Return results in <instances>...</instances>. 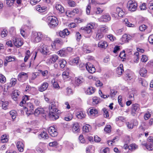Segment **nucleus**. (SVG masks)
Here are the masks:
<instances>
[{
	"label": "nucleus",
	"mask_w": 153,
	"mask_h": 153,
	"mask_svg": "<svg viewBox=\"0 0 153 153\" xmlns=\"http://www.w3.org/2000/svg\"><path fill=\"white\" fill-rule=\"evenodd\" d=\"M49 108L50 110L49 114V118L52 120H56L58 119L59 117L58 115L59 112H58L59 110L56 108L55 102H51Z\"/></svg>",
	"instance_id": "nucleus-1"
},
{
	"label": "nucleus",
	"mask_w": 153,
	"mask_h": 153,
	"mask_svg": "<svg viewBox=\"0 0 153 153\" xmlns=\"http://www.w3.org/2000/svg\"><path fill=\"white\" fill-rule=\"evenodd\" d=\"M47 19L48 25L51 28H54L57 27L58 25V20L55 17L49 16L47 18Z\"/></svg>",
	"instance_id": "nucleus-2"
},
{
	"label": "nucleus",
	"mask_w": 153,
	"mask_h": 153,
	"mask_svg": "<svg viewBox=\"0 0 153 153\" xmlns=\"http://www.w3.org/2000/svg\"><path fill=\"white\" fill-rule=\"evenodd\" d=\"M42 37V34L41 33L33 32L32 33L31 40L34 43H37L40 41Z\"/></svg>",
	"instance_id": "nucleus-3"
},
{
	"label": "nucleus",
	"mask_w": 153,
	"mask_h": 153,
	"mask_svg": "<svg viewBox=\"0 0 153 153\" xmlns=\"http://www.w3.org/2000/svg\"><path fill=\"white\" fill-rule=\"evenodd\" d=\"M95 25L94 23H90L88 24L86 27H82L81 29L83 30L85 33L91 34L92 32V29L94 28Z\"/></svg>",
	"instance_id": "nucleus-4"
},
{
	"label": "nucleus",
	"mask_w": 153,
	"mask_h": 153,
	"mask_svg": "<svg viewBox=\"0 0 153 153\" xmlns=\"http://www.w3.org/2000/svg\"><path fill=\"white\" fill-rule=\"evenodd\" d=\"M137 4L135 1L130 0L127 3V7L129 10L131 11H134L137 9Z\"/></svg>",
	"instance_id": "nucleus-5"
},
{
	"label": "nucleus",
	"mask_w": 153,
	"mask_h": 153,
	"mask_svg": "<svg viewBox=\"0 0 153 153\" xmlns=\"http://www.w3.org/2000/svg\"><path fill=\"white\" fill-rule=\"evenodd\" d=\"M139 109L140 108L138 104H135L133 105L131 108V114L133 116H135V115L138 112Z\"/></svg>",
	"instance_id": "nucleus-6"
},
{
	"label": "nucleus",
	"mask_w": 153,
	"mask_h": 153,
	"mask_svg": "<svg viewBox=\"0 0 153 153\" xmlns=\"http://www.w3.org/2000/svg\"><path fill=\"white\" fill-rule=\"evenodd\" d=\"M48 46L42 43L41 44L39 50L43 54L46 55L48 52L49 50Z\"/></svg>",
	"instance_id": "nucleus-7"
},
{
	"label": "nucleus",
	"mask_w": 153,
	"mask_h": 153,
	"mask_svg": "<svg viewBox=\"0 0 153 153\" xmlns=\"http://www.w3.org/2000/svg\"><path fill=\"white\" fill-rule=\"evenodd\" d=\"M111 19L110 15L108 14H105L102 16L98 19L99 21L100 22H108Z\"/></svg>",
	"instance_id": "nucleus-8"
},
{
	"label": "nucleus",
	"mask_w": 153,
	"mask_h": 153,
	"mask_svg": "<svg viewBox=\"0 0 153 153\" xmlns=\"http://www.w3.org/2000/svg\"><path fill=\"white\" fill-rule=\"evenodd\" d=\"M48 130L49 134L52 137L56 136L58 134L57 130L53 127H49L48 128Z\"/></svg>",
	"instance_id": "nucleus-9"
},
{
	"label": "nucleus",
	"mask_w": 153,
	"mask_h": 153,
	"mask_svg": "<svg viewBox=\"0 0 153 153\" xmlns=\"http://www.w3.org/2000/svg\"><path fill=\"white\" fill-rule=\"evenodd\" d=\"M13 41L15 46L17 47H20L23 44V42L19 38H14Z\"/></svg>",
	"instance_id": "nucleus-10"
},
{
	"label": "nucleus",
	"mask_w": 153,
	"mask_h": 153,
	"mask_svg": "<svg viewBox=\"0 0 153 153\" xmlns=\"http://www.w3.org/2000/svg\"><path fill=\"white\" fill-rule=\"evenodd\" d=\"M85 67L87 70L91 73H93L95 72L96 71V69L95 67L90 63H88V64L86 65Z\"/></svg>",
	"instance_id": "nucleus-11"
},
{
	"label": "nucleus",
	"mask_w": 153,
	"mask_h": 153,
	"mask_svg": "<svg viewBox=\"0 0 153 153\" xmlns=\"http://www.w3.org/2000/svg\"><path fill=\"white\" fill-rule=\"evenodd\" d=\"M108 45L107 42L104 41L100 42L98 44V47L101 48L105 49L107 47Z\"/></svg>",
	"instance_id": "nucleus-12"
},
{
	"label": "nucleus",
	"mask_w": 153,
	"mask_h": 153,
	"mask_svg": "<svg viewBox=\"0 0 153 153\" xmlns=\"http://www.w3.org/2000/svg\"><path fill=\"white\" fill-rule=\"evenodd\" d=\"M28 76L27 74L25 73L22 72L19 74L18 76V79L19 81H21L22 79H27Z\"/></svg>",
	"instance_id": "nucleus-13"
},
{
	"label": "nucleus",
	"mask_w": 153,
	"mask_h": 153,
	"mask_svg": "<svg viewBox=\"0 0 153 153\" xmlns=\"http://www.w3.org/2000/svg\"><path fill=\"white\" fill-rule=\"evenodd\" d=\"M76 116L78 119H82L85 117V112L79 111L76 113Z\"/></svg>",
	"instance_id": "nucleus-14"
},
{
	"label": "nucleus",
	"mask_w": 153,
	"mask_h": 153,
	"mask_svg": "<svg viewBox=\"0 0 153 153\" xmlns=\"http://www.w3.org/2000/svg\"><path fill=\"white\" fill-rule=\"evenodd\" d=\"M16 146L18 150L20 152H22L24 150V145L22 142L19 141L16 144Z\"/></svg>",
	"instance_id": "nucleus-15"
},
{
	"label": "nucleus",
	"mask_w": 153,
	"mask_h": 153,
	"mask_svg": "<svg viewBox=\"0 0 153 153\" xmlns=\"http://www.w3.org/2000/svg\"><path fill=\"white\" fill-rule=\"evenodd\" d=\"M59 35L61 37L64 38L65 36H67L69 34V32L67 29H65L59 32Z\"/></svg>",
	"instance_id": "nucleus-16"
},
{
	"label": "nucleus",
	"mask_w": 153,
	"mask_h": 153,
	"mask_svg": "<svg viewBox=\"0 0 153 153\" xmlns=\"http://www.w3.org/2000/svg\"><path fill=\"white\" fill-rule=\"evenodd\" d=\"M131 36L129 34H124L123 36L122 40L124 42H128L131 39Z\"/></svg>",
	"instance_id": "nucleus-17"
},
{
	"label": "nucleus",
	"mask_w": 153,
	"mask_h": 153,
	"mask_svg": "<svg viewBox=\"0 0 153 153\" xmlns=\"http://www.w3.org/2000/svg\"><path fill=\"white\" fill-rule=\"evenodd\" d=\"M44 111L43 108H37L35 111L34 114L35 116H37L39 115L44 114Z\"/></svg>",
	"instance_id": "nucleus-18"
},
{
	"label": "nucleus",
	"mask_w": 153,
	"mask_h": 153,
	"mask_svg": "<svg viewBox=\"0 0 153 153\" xmlns=\"http://www.w3.org/2000/svg\"><path fill=\"white\" fill-rule=\"evenodd\" d=\"M84 81L83 79L81 77H76L75 80V83L76 85H79Z\"/></svg>",
	"instance_id": "nucleus-19"
},
{
	"label": "nucleus",
	"mask_w": 153,
	"mask_h": 153,
	"mask_svg": "<svg viewBox=\"0 0 153 153\" xmlns=\"http://www.w3.org/2000/svg\"><path fill=\"white\" fill-rule=\"evenodd\" d=\"M48 84L46 82L43 83L39 87V90L40 91L42 92L46 90L48 86Z\"/></svg>",
	"instance_id": "nucleus-20"
},
{
	"label": "nucleus",
	"mask_w": 153,
	"mask_h": 153,
	"mask_svg": "<svg viewBox=\"0 0 153 153\" xmlns=\"http://www.w3.org/2000/svg\"><path fill=\"white\" fill-rule=\"evenodd\" d=\"M56 8L59 11V12L61 13H64L65 11L64 8L60 4H56Z\"/></svg>",
	"instance_id": "nucleus-21"
},
{
	"label": "nucleus",
	"mask_w": 153,
	"mask_h": 153,
	"mask_svg": "<svg viewBox=\"0 0 153 153\" xmlns=\"http://www.w3.org/2000/svg\"><path fill=\"white\" fill-rule=\"evenodd\" d=\"M97 110L94 108L90 109L89 113L90 115L92 117H95L98 114Z\"/></svg>",
	"instance_id": "nucleus-22"
},
{
	"label": "nucleus",
	"mask_w": 153,
	"mask_h": 153,
	"mask_svg": "<svg viewBox=\"0 0 153 153\" xmlns=\"http://www.w3.org/2000/svg\"><path fill=\"white\" fill-rule=\"evenodd\" d=\"M98 30L102 33H105L107 32L108 30V28L105 26H102Z\"/></svg>",
	"instance_id": "nucleus-23"
},
{
	"label": "nucleus",
	"mask_w": 153,
	"mask_h": 153,
	"mask_svg": "<svg viewBox=\"0 0 153 153\" xmlns=\"http://www.w3.org/2000/svg\"><path fill=\"white\" fill-rule=\"evenodd\" d=\"M20 92L18 90H14L13 93L12 97L14 100H16L18 96L19 95Z\"/></svg>",
	"instance_id": "nucleus-24"
},
{
	"label": "nucleus",
	"mask_w": 153,
	"mask_h": 153,
	"mask_svg": "<svg viewBox=\"0 0 153 153\" xmlns=\"http://www.w3.org/2000/svg\"><path fill=\"white\" fill-rule=\"evenodd\" d=\"M116 12L117 13L118 16L123 17L124 15V13L123 10L119 7H117L116 8Z\"/></svg>",
	"instance_id": "nucleus-25"
},
{
	"label": "nucleus",
	"mask_w": 153,
	"mask_h": 153,
	"mask_svg": "<svg viewBox=\"0 0 153 153\" xmlns=\"http://www.w3.org/2000/svg\"><path fill=\"white\" fill-rule=\"evenodd\" d=\"M123 65L120 64V66L117 68V72L118 74L121 75L123 72Z\"/></svg>",
	"instance_id": "nucleus-26"
},
{
	"label": "nucleus",
	"mask_w": 153,
	"mask_h": 153,
	"mask_svg": "<svg viewBox=\"0 0 153 153\" xmlns=\"http://www.w3.org/2000/svg\"><path fill=\"white\" fill-rule=\"evenodd\" d=\"M37 10L40 12H43L45 11L46 7L44 6L41 7L40 5H38L37 6L36 8Z\"/></svg>",
	"instance_id": "nucleus-27"
},
{
	"label": "nucleus",
	"mask_w": 153,
	"mask_h": 153,
	"mask_svg": "<svg viewBox=\"0 0 153 153\" xmlns=\"http://www.w3.org/2000/svg\"><path fill=\"white\" fill-rule=\"evenodd\" d=\"M147 72V71L145 68H142L140 70V74L141 76L145 77L146 75Z\"/></svg>",
	"instance_id": "nucleus-28"
},
{
	"label": "nucleus",
	"mask_w": 153,
	"mask_h": 153,
	"mask_svg": "<svg viewBox=\"0 0 153 153\" xmlns=\"http://www.w3.org/2000/svg\"><path fill=\"white\" fill-rule=\"evenodd\" d=\"M59 63L60 65V68H63L65 67L67 62L64 59H62L59 61Z\"/></svg>",
	"instance_id": "nucleus-29"
},
{
	"label": "nucleus",
	"mask_w": 153,
	"mask_h": 153,
	"mask_svg": "<svg viewBox=\"0 0 153 153\" xmlns=\"http://www.w3.org/2000/svg\"><path fill=\"white\" fill-rule=\"evenodd\" d=\"M95 91V88L92 87H89L87 90V94L89 95H91L94 93Z\"/></svg>",
	"instance_id": "nucleus-30"
},
{
	"label": "nucleus",
	"mask_w": 153,
	"mask_h": 153,
	"mask_svg": "<svg viewBox=\"0 0 153 153\" xmlns=\"http://www.w3.org/2000/svg\"><path fill=\"white\" fill-rule=\"evenodd\" d=\"M58 56L56 55H53L51 56L49 61L51 62L54 63L58 59Z\"/></svg>",
	"instance_id": "nucleus-31"
},
{
	"label": "nucleus",
	"mask_w": 153,
	"mask_h": 153,
	"mask_svg": "<svg viewBox=\"0 0 153 153\" xmlns=\"http://www.w3.org/2000/svg\"><path fill=\"white\" fill-rule=\"evenodd\" d=\"M72 130L74 131L78 132L79 130V126L78 123H76L74 124Z\"/></svg>",
	"instance_id": "nucleus-32"
},
{
	"label": "nucleus",
	"mask_w": 153,
	"mask_h": 153,
	"mask_svg": "<svg viewBox=\"0 0 153 153\" xmlns=\"http://www.w3.org/2000/svg\"><path fill=\"white\" fill-rule=\"evenodd\" d=\"M57 53L59 55L61 56H65L67 55L66 51L64 50H61L58 51Z\"/></svg>",
	"instance_id": "nucleus-33"
},
{
	"label": "nucleus",
	"mask_w": 153,
	"mask_h": 153,
	"mask_svg": "<svg viewBox=\"0 0 153 153\" xmlns=\"http://www.w3.org/2000/svg\"><path fill=\"white\" fill-rule=\"evenodd\" d=\"M129 150L134 151L138 148V146L135 143H132L129 146Z\"/></svg>",
	"instance_id": "nucleus-34"
},
{
	"label": "nucleus",
	"mask_w": 153,
	"mask_h": 153,
	"mask_svg": "<svg viewBox=\"0 0 153 153\" xmlns=\"http://www.w3.org/2000/svg\"><path fill=\"white\" fill-rule=\"evenodd\" d=\"M104 37L103 34L98 30V31L96 34V39L97 40H99L102 39Z\"/></svg>",
	"instance_id": "nucleus-35"
},
{
	"label": "nucleus",
	"mask_w": 153,
	"mask_h": 153,
	"mask_svg": "<svg viewBox=\"0 0 153 153\" xmlns=\"http://www.w3.org/2000/svg\"><path fill=\"white\" fill-rule=\"evenodd\" d=\"M79 57H77L73 59L70 61V62H71L73 65H77L79 62Z\"/></svg>",
	"instance_id": "nucleus-36"
},
{
	"label": "nucleus",
	"mask_w": 153,
	"mask_h": 153,
	"mask_svg": "<svg viewBox=\"0 0 153 153\" xmlns=\"http://www.w3.org/2000/svg\"><path fill=\"white\" fill-rule=\"evenodd\" d=\"M91 127L89 125H86L83 127V130L85 132H88L91 130Z\"/></svg>",
	"instance_id": "nucleus-37"
},
{
	"label": "nucleus",
	"mask_w": 153,
	"mask_h": 153,
	"mask_svg": "<svg viewBox=\"0 0 153 153\" xmlns=\"http://www.w3.org/2000/svg\"><path fill=\"white\" fill-rule=\"evenodd\" d=\"M10 114L13 120H14L16 117V112L14 110L10 111Z\"/></svg>",
	"instance_id": "nucleus-38"
},
{
	"label": "nucleus",
	"mask_w": 153,
	"mask_h": 153,
	"mask_svg": "<svg viewBox=\"0 0 153 153\" xmlns=\"http://www.w3.org/2000/svg\"><path fill=\"white\" fill-rule=\"evenodd\" d=\"M51 82L54 88L57 89H59V86L58 83L55 81V80L54 79H53Z\"/></svg>",
	"instance_id": "nucleus-39"
},
{
	"label": "nucleus",
	"mask_w": 153,
	"mask_h": 153,
	"mask_svg": "<svg viewBox=\"0 0 153 153\" xmlns=\"http://www.w3.org/2000/svg\"><path fill=\"white\" fill-rule=\"evenodd\" d=\"M1 103L2 108L4 110L7 109V106L8 104V102L7 101L4 102L2 101L1 102Z\"/></svg>",
	"instance_id": "nucleus-40"
},
{
	"label": "nucleus",
	"mask_w": 153,
	"mask_h": 153,
	"mask_svg": "<svg viewBox=\"0 0 153 153\" xmlns=\"http://www.w3.org/2000/svg\"><path fill=\"white\" fill-rule=\"evenodd\" d=\"M39 136L44 139H48V134L45 131L42 132Z\"/></svg>",
	"instance_id": "nucleus-41"
},
{
	"label": "nucleus",
	"mask_w": 153,
	"mask_h": 153,
	"mask_svg": "<svg viewBox=\"0 0 153 153\" xmlns=\"http://www.w3.org/2000/svg\"><path fill=\"white\" fill-rule=\"evenodd\" d=\"M139 53L138 52H137L134 53V62L136 63L138 62L139 59Z\"/></svg>",
	"instance_id": "nucleus-42"
},
{
	"label": "nucleus",
	"mask_w": 153,
	"mask_h": 153,
	"mask_svg": "<svg viewBox=\"0 0 153 153\" xmlns=\"http://www.w3.org/2000/svg\"><path fill=\"white\" fill-rule=\"evenodd\" d=\"M5 60L7 62L13 61L15 60L14 57L11 56H6L5 58Z\"/></svg>",
	"instance_id": "nucleus-43"
},
{
	"label": "nucleus",
	"mask_w": 153,
	"mask_h": 153,
	"mask_svg": "<svg viewBox=\"0 0 153 153\" xmlns=\"http://www.w3.org/2000/svg\"><path fill=\"white\" fill-rule=\"evenodd\" d=\"M100 99L96 97H94L93 98V104H96L99 103Z\"/></svg>",
	"instance_id": "nucleus-44"
},
{
	"label": "nucleus",
	"mask_w": 153,
	"mask_h": 153,
	"mask_svg": "<svg viewBox=\"0 0 153 153\" xmlns=\"http://www.w3.org/2000/svg\"><path fill=\"white\" fill-rule=\"evenodd\" d=\"M6 78L4 76L1 74H0V82L4 83L6 82Z\"/></svg>",
	"instance_id": "nucleus-45"
},
{
	"label": "nucleus",
	"mask_w": 153,
	"mask_h": 153,
	"mask_svg": "<svg viewBox=\"0 0 153 153\" xmlns=\"http://www.w3.org/2000/svg\"><path fill=\"white\" fill-rule=\"evenodd\" d=\"M6 3L9 7L12 6L14 2V0H6Z\"/></svg>",
	"instance_id": "nucleus-46"
},
{
	"label": "nucleus",
	"mask_w": 153,
	"mask_h": 153,
	"mask_svg": "<svg viewBox=\"0 0 153 153\" xmlns=\"http://www.w3.org/2000/svg\"><path fill=\"white\" fill-rule=\"evenodd\" d=\"M33 106L32 103H28L27 107L25 108V109L26 108L27 111L28 110H32L33 109Z\"/></svg>",
	"instance_id": "nucleus-47"
},
{
	"label": "nucleus",
	"mask_w": 153,
	"mask_h": 153,
	"mask_svg": "<svg viewBox=\"0 0 153 153\" xmlns=\"http://www.w3.org/2000/svg\"><path fill=\"white\" fill-rule=\"evenodd\" d=\"M39 71L41 74L43 76H46L48 74V71L47 70L43 71L41 70H39Z\"/></svg>",
	"instance_id": "nucleus-48"
},
{
	"label": "nucleus",
	"mask_w": 153,
	"mask_h": 153,
	"mask_svg": "<svg viewBox=\"0 0 153 153\" xmlns=\"http://www.w3.org/2000/svg\"><path fill=\"white\" fill-rule=\"evenodd\" d=\"M7 31L6 29H4L1 32V36L2 37H4L6 36L7 35Z\"/></svg>",
	"instance_id": "nucleus-49"
},
{
	"label": "nucleus",
	"mask_w": 153,
	"mask_h": 153,
	"mask_svg": "<svg viewBox=\"0 0 153 153\" xmlns=\"http://www.w3.org/2000/svg\"><path fill=\"white\" fill-rule=\"evenodd\" d=\"M102 111L104 113L103 114L104 117L106 118L108 117L109 116V114L107 110L105 108H103Z\"/></svg>",
	"instance_id": "nucleus-50"
},
{
	"label": "nucleus",
	"mask_w": 153,
	"mask_h": 153,
	"mask_svg": "<svg viewBox=\"0 0 153 153\" xmlns=\"http://www.w3.org/2000/svg\"><path fill=\"white\" fill-rule=\"evenodd\" d=\"M62 75L64 78H66L68 77L69 73L68 71H65L63 72Z\"/></svg>",
	"instance_id": "nucleus-51"
},
{
	"label": "nucleus",
	"mask_w": 153,
	"mask_h": 153,
	"mask_svg": "<svg viewBox=\"0 0 153 153\" xmlns=\"http://www.w3.org/2000/svg\"><path fill=\"white\" fill-rule=\"evenodd\" d=\"M124 22H125L126 25L128 27H132L133 25L131 23H130L128 21V20L127 19H124Z\"/></svg>",
	"instance_id": "nucleus-52"
},
{
	"label": "nucleus",
	"mask_w": 153,
	"mask_h": 153,
	"mask_svg": "<svg viewBox=\"0 0 153 153\" xmlns=\"http://www.w3.org/2000/svg\"><path fill=\"white\" fill-rule=\"evenodd\" d=\"M116 121H121L122 122H124L126 121L125 118L123 117H119L116 119Z\"/></svg>",
	"instance_id": "nucleus-53"
},
{
	"label": "nucleus",
	"mask_w": 153,
	"mask_h": 153,
	"mask_svg": "<svg viewBox=\"0 0 153 153\" xmlns=\"http://www.w3.org/2000/svg\"><path fill=\"white\" fill-rule=\"evenodd\" d=\"M94 148L92 146H89L86 148V151L87 153H93L92 148Z\"/></svg>",
	"instance_id": "nucleus-54"
},
{
	"label": "nucleus",
	"mask_w": 153,
	"mask_h": 153,
	"mask_svg": "<svg viewBox=\"0 0 153 153\" xmlns=\"http://www.w3.org/2000/svg\"><path fill=\"white\" fill-rule=\"evenodd\" d=\"M140 7L141 10H145L146 8V4L144 3H143L140 5Z\"/></svg>",
	"instance_id": "nucleus-55"
},
{
	"label": "nucleus",
	"mask_w": 153,
	"mask_h": 153,
	"mask_svg": "<svg viewBox=\"0 0 153 153\" xmlns=\"http://www.w3.org/2000/svg\"><path fill=\"white\" fill-rule=\"evenodd\" d=\"M146 149L149 150L151 151L153 149V146H152V144L150 143V144L149 143H147V145L146 147Z\"/></svg>",
	"instance_id": "nucleus-56"
},
{
	"label": "nucleus",
	"mask_w": 153,
	"mask_h": 153,
	"mask_svg": "<svg viewBox=\"0 0 153 153\" xmlns=\"http://www.w3.org/2000/svg\"><path fill=\"white\" fill-rule=\"evenodd\" d=\"M1 141L2 143L7 142L8 140L5 135H3L1 137Z\"/></svg>",
	"instance_id": "nucleus-57"
},
{
	"label": "nucleus",
	"mask_w": 153,
	"mask_h": 153,
	"mask_svg": "<svg viewBox=\"0 0 153 153\" xmlns=\"http://www.w3.org/2000/svg\"><path fill=\"white\" fill-rule=\"evenodd\" d=\"M111 126L110 125H107L104 128V131L107 133H109L110 131Z\"/></svg>",
	"instance_id": "nucleus-58"
},
{
	"label": "nucleus",
	"mask_w": 153,
	"mask_h": 153,
	"mask_svg": "<svg viewBox=\"0 0 153 153\" xmlns=\"http://www.w3.org/2000/svg\"><path fill=\"white\" fill-rule=\"evenodd\" d=\"M107 38L112 42L114 41L115 39V38L112 34L108 35L107 36Z\"/></svg>",
	"instance_id": "nucleus-59"
},
{
	"label": "nucleus",
	"mask_w": 153,
	"mask_h": 153,
	"mask_svg": "<svg viewBox=\"0 0 153 153\" xmlns=\"http://www.w3.org/2000/svg\"><path fill=\"white\" fill-rule=\"evenodd\" d=\"M101 153H109V149L106 148L104 149L101 150Z\"/></svg>",
	"instance_id": "nucleus-60"
},
{
	"label": "nucleus",
	"mask_w": 153,
	"mask_h": 153,
	"mask_svg": "<svg viewBox=\"0 0 153 153\" xmlns=\"http://www.w3.org/2000/svg\"><path fill=\"white\" fill-rule=\"evenodd\" d=\"M66 15L67 16H68L69 17H71L72 16L74 15L75 14L73 13L72 11H68L66 12Z\"/></svg>",
	"instance_id": "nucleus-61"
},
{
	"label": "nucleus",
	"mask_w": 153,
	"mask_h": 153,
	"mask_svg": "<svg viewBox=\"0 0 153 153\" xmlns=\"http://www.w3.org/2000/svg\"><path fill=\"white\" fill-rule=\"evenodd\" d=\"M99 94L100 96L102 98H106L108 97L109 96L108 95V96L105 95H104L102 94V92L101 90H100L99 91Z\"/></svg>",
	"instance_id": "nucleus-62"
},
{
	"label": "nucleus",
	"mask_w": 153,
	"mask_h": 153,
	"mask_svg": "<svg viewBox=\"0 0 153 153\" xmlns=\"http://www.w3.org/2000/svg\"><path fill=\"white\" fill-rule=\"evenodd\" d=\"M68 4L71 7H74L76 6L75 3L72 1H69Z\"/></svg>",
	"instance_id": "nucleus-63"
},
{
	"label": "nucleus",
	"mask_w": 153,
	"mask_h": 153,
	"mask_svg": "<svg viewBox=\"0 0 153 153\" xmlns=\"http://www.w3.org/2000/svg\"><path fill=\"white\" fill-rule=\"evenodd\" d=\"M148 39L150 43L153 45V34L150 35Z\"/></svg>",
	"instance_id": "nucleus-64"
}]
</instances>
